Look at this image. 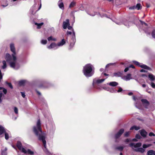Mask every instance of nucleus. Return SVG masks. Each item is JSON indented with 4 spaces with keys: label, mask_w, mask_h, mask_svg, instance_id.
Here are the masks:
<instances>
[{
    "label": "nucleus",
    "mask_w": 155,
    "mask_h": 155,
    "mask_svg": "<svg viewBox=\"0 0 155 155\" xmlns=\"http://www.w3.org/2000/svg\"><path fill=\"white\" fill-rule=\"evenodd\" d=\"M10 47L11 51L13 54L11 55L7 53L5 57V59L9 64L11 67L14 69L17 70L19 68L20 65L17 61L14 44L11 43Z\"/></svg>",
    "instance_id": "nucleus-1"
},
{
    "label": "nucleus",
    "mask_w": 155,
    "mask_h": 155,
    "mask_svg": "<svg viewBox=\"0 0 155 155\" xmlns=\"http://www.w3.org/2000/svg\"><path fill=\"white\" fill-rule=\"evenodd\" d=\"M33 131L35 135L38 137V140H41L43 142L45 148V149L44 150V151L46 153L49 155L50 153L46 148V141L45 140V135L42 132L40 120H38L36 126L33 127Z\"/></svg>",
    "instance_id": "nucleus-2"
},
{
    "label": "nucleus",
    "mask_w": 155,
    "mask_h": 155,
    "mask_svg": "<svg viewBox=\"0 0 155 155\" xmlns=\"http://www.w3.org/2000/svg\"><path fill=\"white\" fill-rule=\"evenodd\" d=\"M83 71L84 74L86 77H90L93 74L92 66L90 64L86 65L84 67Z\"/></svg>",
    "instance_id": "nucleus-3"
},
{
    "label": "nucleus",
    "mask_w": 155,
    "mask_h": 155,
    "mask_svg": "<svg viewBox=\"0 0 155 155\" xmlns=\"http://www.w3.org/2000/svg\"><path fill=\"white\" fill-rule=\"evenodd\" d=\"M141 145L142 144L140 143H131L129 144V146L134 149V151L143 153L145 152V150L141 147L139 148L141 146Z\"/></svg>",
    "instance_id": "nucleus-4"
},
{
    "label": "nucleus",
    "mask_w": 155,
    "mask_h": 155,
    "mask_svg": "<svg viewBox=\"0 0 155 155\" xmlns=\"http://www.w3.org/2000/svg\"><path fill=\"white\" fill-rule=\"evenodd\" d=\"M16 145L20 150L25 154L33 155L34 153V152L31 151L30 150L28 149L26 150L23 147H22L21 143L20 141H18L17 142Z\"/></svg>",
    "instance_id": "nucleus-5"
},
{
    "label": "nucleus",
    "mask_w": 155,
    "mask_h": 155,
    "mask_svg": "<svg viewBox=\"0 0 155 155\" xmlns=\"http://www.w3.org/2000/svg\"><path fill=\"white\" fill-rule=\"evenodd\" d=\"M34 4L31 7L30 10L29 15L30 17H32V15H34L36 12L39 10L41 8V3L38 8L37 9L36 8L37 4L35 0H34Z\"/></svg>",
    "instance_id": "nucleus-6"
},
{
    "label": "nucleus",
    "mask_w": 155,
    "mask_h": 155,
    "mask_svg": "<svg viewBox=\"0 0 155 155\" xmlns=\"http://www.w3.org/2000/svg\"><path fill=\"white\" fill-rule=\"evenodd\" d=\"M67 27L69 30H72V37L71 41L69 48V49H71L74 46L76 42L75 32L72 27L68 26Z\"/></svg>",
    "instance_id": "nucleus-7"
},
{
    "label": "nucleus",
    "mask_w": 155,
    "mask_h": 155,
    "mask_svg": "<svg viewBox=\"0 0 155 155\" xmlns=\"http://www.w3.org/2000/svg\"><path fill=\"white\" fill-rule=\"evenodd\" d=\"M133 62L135 65L138 66H139L140 67L143 68L145 69H147L149 70H150L151 68H150L149 67L145 65L144 64H142L141 65V64L139 62L135 61H133Z\"/></svg>",
    "instance_id": "nucleus-8"
},
{
    "label": "nucleus",
    "mask_w": 155,
    "mask_h": 155,
    "mask_svg": "<svg viewBox=\"0 0 155 155\" xmlns=\"http://www.w3.org/2000/svg\"><path fill=\"white\" fill-rule=\"evenodd\" d=\"M116 24L118 25H121L124 24L125 26H126L127 27H129L130 26V24L131 22H128L127 20H125L124 21L122 22L119 21L118 20H116L114 21Z\"/></svg>",
    "instance_id": "nucleus-9"
},
{
    "label": "nucleus",
    "mask_w": 155,
    "mask_h": 155,
    "mask_svg": "<svg viewBox=\"0 0 155 155\" xmlns=\"http://www.w3.org/2000/svg\"><path fill=\"white\" fill-rule=\"evenodd\" d=\"M124 130L123 129H121L115 135V138L116 139L115 141L118 142V141L117 140V139L119 138L124 133Z\"/></svg>",
    "instance_id": "nucleus-10"
},
{
    "label": "nucleus",
    "mask_w": 155,
    "mask_h": 155,
    "mask_svg": "<svg viewBox=\"0 0 155 155\" xmlns=\"http://www.w3.org/2000/svg\"><path fill=\"white\" fill-rule=\"evenodd\" d=\"M47 48L49 49H56L58 48V47L57 44L54 42H53L48 46Z\"/></svg>",
    "instance_id": "nucleus-11"
},
{
    "label": "nucleus",
    "mask_w": 155,
    "mask_h": 155,
    "mask_svg": "<svg viewBox=\"0 0 155 155\" xmlns=\"http://www.w3.org/2000/svg\"><path fill=\"white\" fill-rule=\"evenodd\" d=\"M122 79L126 81H129L130 79H133L131 77V75L130 74H128L127 75L124 76L122 77Z\"/></svg>",
    "instance_id": "nucleus-12"
},
{
    "label": "nucleus",
    "mask_w": 155,
    "mask_h": 155,
    "mask_svg": "<svg viewBox=\"0 0 155 155\" xmlns=\"http://www.w3.org/2000/svg\"><path fill=\"white\" fill-rule=\"evenodd\" d=\"M70 25L69 20V19H67L66 21H64L63 23V27L64 29H66L68 26Z\"/></svg>",
    "instance_id": "nucleus-13"
},
{
    "label": "nucleus",
    "mask_w": 155,
    "mask_h": 155,
    "mask_svg": "<svg viewBox=\"0 0 155 155\" xmlns=\"http://www.w3.org/2000/svg\"><path fill=\"white\" fill-rule=\"evenodd\" d=\"M105 79H94L93 81V85L94 87V85L96 83H100L103 82Z\"/></svg>",
    "instance_id": "nucleus-14"
},
{
    "label": "nucleus",
    "mask_w": 155,
    "mask_h": 155,
    "mask_svg": "<svg viewBox=\"0 0 155 155\" xmlns=\"http://www.w3.org/2000/svg\"><path fill=\"white\" fill-rule=\"evenodd\" d=\"M141 101L145 107L147 108L149 104V102L146 99H142Z\"/></svg>",
    "instance_id": "nucleus-15"
},
{
    "label": "nucleus",
    "mask_w": 155,
    "mask_h": 155,
    "mask_svg": "<svg viewBox=\"0 0 155 155\" xmlns=\"http://www.w3.org/2000/svg\"><path fill=\"white\" fill-rule=\"evenodd\" d=\"M65 43V41L64 39H62L61 41L58 42L57 44L58 47V48L60 47H61Z\"/></svg>",
    "instance_id": "nucleus-16"
},
{
    "label": "nucleus",
    "mask_w": 155,
    "mask_h": 155,
    "mask_svg": "<svg viewBox=\"0 0 155 155\" xmlns=\"http://www.w3.org/2000/svg\"><path fill=\"white\" fill-rule=\"evenodd\" d=\"M107 84L111 86L114 87L117 86L118 84L117 82L115 81H112Z\"/></svg>",
    "instance_id": "nucleus-17"
},
{
    "label": "nucleus",
    "mask_w": 155,
    "mask_h": 155,
    "mask_svg": "<svg viewBox=\"0 0 155 155\" xmlns=\"http://www.w3.org/2000/svg\"><path fill=\"white\" fill-rule=\"evenodd\" d=\"M87 13L89 15L91 16H94L96 14V12H92L91 10H89L86 11Z\"/></svg>",
    "instance_id": "nucleus-18"
},
{
    "label": "nucleus",
    "mask_w": 155,
    "mask_h": 155,
    "mask_svg": "<svg viewBox=\"0 0 155 155\" xmlns=\"http://www.w3.org/2000/svg\"><path fill=\"white\" fill-rule=\"evenodd\" d=\"M2 63L3 65L1 67V68L2 69L5 70L6 68L7 67V65L6 62L4 60L2 61Z\"/></svg>",
    "instance_id": "nucleus-19"
},
{
    "label": "nucleus",
    "mask_w": 155,
    "mask_h": 155,
    "mask_svg": "<svg viewBox=\"0 0 155 155\" xmlns=\"http://www.w3.org/2000/svg\"><path fill=\"white\" fill-rule=\"evenodd\" d=\"M60 0L58 3V5L59 7V8L62 10H63L64 9V5L63 2H60Z\"/></svg>",
    "instance_id": "nucleus-20"
},
{
    "label": "nucleus",
    "mask_w": 155,
    "mask_h": 155,
    "mask_svg": "<svg viewBox=\"0 0 155 155\" xmlns=\"http://www.w3.org/2000/svg\"><path fill=\"white\" fill-rule=\"evenodd\" d=\"M140 134L141 135L144 137H146L147 134V133L144 130L140 131Z\"/></svg>",
    "instance_id": "nucleus-21"
},
{
    "label": "nucleus",
    "mask_w": 155,
    "mask_h": 155,
    "mask_svg": "<svg viewBox=\"0 0 155 155\" xmlns=\"http://www.w3.org/2000/svg\"><path fill=\"white\" fill-rule=\"evenodd\" d=\"M147 155H155V151L150 150L147 152Z\"/></svg>",
    "instance_id": "nucleus-22"
},
{
    "label": "nucleus",
    "mask_w": 155,
    "mask_h": 155,
    "mask_svg": "<svg viewBox=\"0 0 155 155\" xmlns=\"http://www.w3.org/2000/svg\"><path fill=\"white\" fill-rule=\"evenodd\" d=\"M124 147V146H120L116 147L115 148V149L116 150H117L120 151H121L123 150Z\"/></svg>",
    "instance_id": "nucleus-23"
},
{
    "label": "nucleus",
    "mask_w": 155,
    "mask_h": 155,
    "mask_svg": "<svg viewBox=\"0 0 155 155\" xmlns=\"http://www.w3.org/2000/svg\"><path fill=\"white\" fill-rule=\"evenodd\" d=\"M48 41H56L57 39L56 38H53L52 36H50L48 37L47 38Z\"/></svg>",
    "instance_id": "nucleus-24"
},
{
    "label": "nucleus",
    "mask_w": 155,
    "mask_h": 155,
    "mask_svg": "<svg viewBox=\"0 0 155 155\" xmlns=\"http://www.w3.org/2000/svg\"><path fill=\"white\" fill-rule=\"evenodd\" d=\"M140 129V127H139L137 126H134L132 127L130 129V130H137Z\"/></svg>",
    "instance_id": "nucleus-25"
},
{
    "label": "nucleus",
    "mask_w": 155,
    "mask_h": 155,
    "mask_svg": "<svg viewBox=\"0 0 155 155\" xmlns=\"http://www.w3.org/2000/svg\"><path fill=\"white\" fill-rule=\"evenodd\" d=\"M4 97V95L2 94V92L0 91V103H1L2 101L3 98Z\"/></svg>",
    "instance_id": "nucleus-26"
},
{
    "label": "nucleus",
    "mask_w": 155,
    "mask_h": 155,
    "mask_svg": "<svg viewBox=\"0 0 155 155\" xmlns=\"http://www.w3.org/2000/svg\"><path fill=\"white\" fill-rule=\"evenodd\" d=\"M5 132V130L4 127L0 125V135L2 134Z\"/></svg>",
    "instance_id": "nucleus-27"
},
{
    "label": "nucleus",
    "mask_w": 155,
    "mask_h": 155,
    "mask_svg": "<svg viewBox=\"0 0 155 155\" xmlns=\"http://www.w3.org/2000/svg\"><path fill=\"white\" fill-rule=\"evenodd\" d=\"M34 23L37 26V28L38 29L41 28V26H42L44 24L43 23V22H41L40 23H38L36 22H34Z\"/></svg>",
    "instance_id": "nucleus-28"
},
{
    "label": "nucleus",
    "mask_w": 155,
    "mask_h": 155,
    "mask_svg": "<svg viewBox=\"0 0 155 155\" xmlns=\"http://www.w3.org/2000/svg\"><path fill=\"white\" fill-rule=\"evenodd\" d=\"M27 81L25 80H22L20 81L19 82V84L21 86L23 85Z\"/></svg>",
    "instance_id": "nucleus-29"
},
{
    "label": "nucleus",
    "mask_w": 155,
    "mask_h": 155,
    "mask_svg": "<svg viewBox=\"0 0 155 155\" xmlns=\"http://www.w3.org/2000/svg\"><path fill=\"white\" fill-rule=\"evenodd\" d=\"M148 77L150 79V80L152 81L154 80L155 77L152 74H149L148 75Z\"/></svg>",
    "instance_id": "nucleus-30"
},
{
    "label": "nucleus",
    "mask_w": 155,
    "mask_h": 155,
    "mask_svg": "<svg viewBox=\"0 0 155 155\" xmlns=\"http://www.w3.org/2000/svg\"><path fill=\"white\" fill-rule=\"evenodd\" d=\"M76 4V2H75L74 1L72 2L69 6V8H71L73 7L74 6H75Z\"/></svg>",
    "instance_id": "nucleus-31"
},
{
    "label": "nucleus",
    "mask_w": 155,
    "mask_h": 155,
    "mask_svg": "<svg viewBox=\"0 0 155 155\" xmlns=\"http://www.w3.org/2000/svg\"><path fill=\"white\" fill-rule=\"evenodd\" d=\"M136 6V8L137 10H139L141 8L142 6L141 4L140 3H138Z\"/></svg>",
    "instance_id": "nucleus-32"
},
{
    "label": "nucleus",
    "mask_w": 155,
    "mask_h": 155,
    "mask_svg": "<svg viewBox=\"0 0 155 155\" xmlns=\"http://www.w3.org/2000/svg\"><path fill=\"white\" fill-rule=\"evenodd\" d=\"M10 137V134H8L7 132L5 133V139L7 140Z\"/></svg>",
    "instance_id": "nucleus-33"
},
{
    "label": "nucleus",
    "mask_w": 155,
    "mask_h": 155,
    "mask_svg": "<svg viewBox=\"0 0 155 155\" xmlns=\"http://www.w3.org/2000/svg\"><path fill=\"white\" fill-rule=\"evenodd\" d=\"M151 146V144H143V149H145V148H146L148 147H149L150 146Z\"/></svg>",
    "instance_id": "nucleus-34"
},
{
    "label": "nucleus",
    "mask_w": 155,
    "mask_h": 155,
    "mask_svg": "<svg viewBox=\"0 0 155 155\" xmlns=\"http://www.w3.org/2000/svg\"><path fill=\"white\" fill-rule=\"evenodd\" d=\"M2 90V91L4 94H6L7 92V91L6 89H5L3 87H0V90Z\"/></svg>",
    "instance_id": "nucleus-35"
},
{
    "label": "nucleus",
    "mask_w": 155,
    "mask_h": 155,
    "mask_svg": "<svg viewBox=\"0 0 155 155\" xmlns=\"http://www.w3.org/2000/svg\"><path fill=\"white\" fill-rule=\"evenodd\" d=\"M41 42L42 44L45 45L47 44V41L46 40L42 39Z\"/></svg>",
    "instance_id": "nucleus-36"
},
{
    "label": "nucleus",
    "mask_w": 155,
    "mask_h": 155,
    "mask_svg": "<svg viewBox=\"0 0 155 155\" xmlns=\"http://www.w3.org/2000/svg\"><path fill=\"white\" fill-rule=\"evenodd\" d=\"M5 150L2 151V155H7V153L6 151L7 150V149L6 148H5Z\"/></svg>",
    "instance_id": "nucleus-37"
},
{
    "label": "nucleus",
    "mask_w": 155,
    "mask_h": 155,
    "mask_svg": "<svg viewBox=\"0 0 155 155\" xmlns=\"http://www.w3.org/2000/svg\"><path fill=\"white\" fill-rule=\"evenodd\" d=\"M55 130V128H53L52 129H51L50 130V133L52 134H53L54 133V131Z\"/></svg>",
    "instance_id": "nucleus-38"
},
{
    "label": "nucleus",
    "mask_w": 155,
    "mask_h": 155,
    "mask_svg": "<svg viewBox=\"0 0 155 155\" xmlns=\"http://www.w3.org/2000/svg\"><path fill=\"white\" fill-rule=\"evenodd\" d=\"M14 111L16 114H18V110L16 107H14Z\"/></svg>",
    "instance_id": "nucleus-39"
},
{
    "label": "nucleus",
    "mask_w": 155,
    "mask_h": 155,
    "mask_svg": "<svg viewBox=\"0 0 155 155\" xmlns=\"http://www.w3.org/2000/svg\"><path fill=\"white\" fill-rule=\"evenodd\" d=\"M115 64V63H110L106 65V68H108L110 65H114Z\"/></svg>",
    "instance_id": "nucleus-40"
},
{
    "label": "nucleus",
    "mask_w": 155,
    "mask_h": 155,
    "mask_svg": "<svg viewBox=\"0 0 155 155\" xmlns=\"http://www.w3.org/2000/svg\"><path fill=\"white\" fill-rule=\"evenodd\" d=\"M152 37L155 38V29L153 30L152 33Z\"/></svg>",
    "instance_id": "nucleus-41"
},
{
    "label": "nucleus",
    "mask_w": 155,
    "mask_h": 155,
    "mask_svg": "<svg viewBox=\"0 0 155 155\" xmlns=\"http://www.w3.org/2000/svg\"><path fill=\"white\" fill-rule=\"evenodd\" d=\"M6 83L7 84L8 86L10 87L12 89L13 88V87L12 85V84H11V83H8V82H6Z\"/></svg>",
    "instance_id": "nucleus-42"
},
{
    "label": "nucleus",
    "mask_w": 155,
    "mask_h": 155,
    "mask_svg": "<svg viewBox=\"0 0 155 155\" xmlns=\"http://www.w3.org/2000/svg\"><path fill=\"white\" fill-rule=\"evenodd\" d=\"M135 7H136V6L135 5L130 7L129 8V9H130V10L135 9H136Z\"/></svg>",
    "instance_id": "nucleus-43"
},
{
    "label": "nucleus",
    "mask_w": 155,
    "mask_h": 155,
    "mask_svg": "<svg viewBox=\"0 0 155 155\" xmlns=\"http://www.w3.org/2000/svg\"><path fill=\"white\" fill-rule=\"evenodd\" d=\"M130 134V132H126L124 134V135L125 137H128Z\"/></svg>",
    "instance_id": "nucleus-44"
},
{
    "label": "nucleus",
    "mask_w": 155,
    "mask_h": 155,
    "mask_svg": "<svg viewBox=\"0 0 155 155\" xmlns=\"http://www.w3.org/2000/svg\"><path fill=\"white\" fill-rule=\"evenodd\" d=\"M110 91L112 93H116V91L114 89H110Z\"/></svg>",
    "instance_id": "nucleus-45"
},
{
    "label": "nucleus",
    "mask_w": 155,
    "mask_h": 155,
    "mask_svg": "<svg viewBox=\"0 0 155 155\" xmlns=\"http://www.w3.org/2000/svg\"><path fill=\"white\" fill-rule=\"evenodd\" d=\"M136 138L138 139H140V135L139 134H137L136 135Z\"/></svg>",
    "instance_id": "nucleus-46"
},
{
    "label": "nucleus",
    "mask_w": 155,
    "mask_h": 155,
    "mask_svg": "<svg viewBox=\"0 0 155 155\" xmlns=\"http://www.w3.org/2000/svg\"><path fill=\"white\" fill-rule=\"evenodd\" d=\"M151 86L153 88H155V84L153 82L151 83Z\"/></svg>",
    "instance_id": "nucleus-47"
},
{
    "label": "nucleus",
    "mask_w": 155,
    "mask_h": 155,
    "mask_svg": "<svg viewBox=\"0 0 155 155\" xmlns=\"http://www.w3.org/2000/svg\"><path fill=\"white\" fill-rule=\"evenodd\" d=\"M122 91H123V90H122V88L121 87H119L118 90L117 91V92H121Z\"/></svg>",
    "instance_id": "nucleus-48"
},
{
    "label": "nucleus",
    "mask_w": 155,
    "mask_h": 155,
    "mask_svg": "<svg viewBox=\"0 0 155 155\" xmlns=\"http://www.w3.org/2000/svg\"><path fill=\"white\" fill-rule=\"evenodd\" d=\"M21 96L23 98H25V93L24 92H21Z\"/></svg>",
    "instance_id": "nucleus-49"
},
{
    "label": "nucleus",
    "mask_w": 155,
    "mask_h": 155,
    "mask_svg": "<svg viewBox=\"0 0 155 155\" xmlns=\"http://www.w3.org/2000/svg\"><path fill=\"white\" fill-rule=\"evenodd\" d=\"M130 141V140L129 139H127L124 140V142L126 143H128Z\"/></svg>",
    "instance_id": "nucleus-50"
},
{
    "label": "nucleus",
    "mask_w": 155,
    "mask_h": 155,
    "mask_svg": "<svg viewBox=\"0 0 155 155\" xmlns=\"http://www.w3.org/2000/svg\"><path fill=\"white\" fill-rule=\"evenodd\" d=\"M149 135L150 136H155V134L153 133L150 132L149 133Z\"/></svg>",
    "instance_id": "nucleus-51"
},
{
    "label": "nucleus",
    "mask_w": 155,
    "mask_h": 155,
    "mask_svg": "<svg viewBox=\"0 0 155 155\" xmlns=\"http://www.w3.org/2000/svg\"><path fill=\"white\" fill-rule=\"evenodd\" d=\"M66 33L68 35H71L72 34V32H71V31H67V32Z\"/></svg>",
    "instance_id": "nucleus-52"
},
{
    "label": "nucleus",
    "mask_w": 155,
    "mask_h": 155,
    "mask_svg": "<svg viewBox=\"0 0 155 155\" xmlns=\"http://www.w3.org/2000/svg\"><path fill=\"white\" fill-rule=\"evenodd\" d=\"M140 22H141V24L143 25V24H144L146 26H147V24L145 23V22H143V21H140Z\"/></svg>",
    "instance_id": "nucleus-53"
},
{
    "label": "nucleus",
    "mask_w": 155,
    "mask_h": 155,
    "mask_svg": "<svg viewBox=\"0 0 155 155\" xmlns=\"http://www.w3.org/2000/svg\"><path fill=\"white\" fill-rule=\"evenodd\" d=\"M129 67H127L125 68V69L124 70V71L125 72H127L128 70H129Z\"/></svg>",
    "instance_id": "nucleus-54"
},
{
    "label": "nucleus",
    "mask_w": 155,
    "mask_h": 155,
    "mask_svg": "<svg viewBox=\"0 0 155 155\" xmlns=\"http://www.w3.org/2000/svg\"><path fill=\"white\" fill-rule=\"evenodd\" d=\"M141 72H146L147 71L143 69H142L140 70Z\"/></svg>",
    "instance_id": "nucleus-55"
},
{
    "label": "nucleus",
    "mask_w": 155,
    "mask_h": 155,
    "mask_svg": "<svg viewBox=\"0 0 155 155\" xmlns=\"http://www.w3.org/2000/svg\"><path fill=\"white\" fill-rule=\"evenodd\" d=\"M129 68H134V66L133 65L131 64L129 66Z\"/></svg>",
    "instance_id": "nucleus-56"
},
{
    "label": "nucleus",
    "mask_w": 155,
    "mask_h": 155,
    "mask_svg": "<svg viewBox=\"0 0 155 155\" xmlns=\"http://www.w3.org/2000/svg\"><path fill=\"white\" fill-rule=\"evenodd\" d=\"M101 17H105L106 18H109L107 16V15H101Z\"/></svg>",
    "instance_id": "nucleus-57"
},
{
    "label": "nucleus",
    "mask_w": 155,
    "mask_h": 155,
    "mask_svg": "<svg viewBox=\"0 0 155 155\" xmlns=\"http://www.w3.org/2000/svg\"><path fill=\"white\" fill-rule=\"evenodd\" d=\"M133 93L131 92H130L129 93H128V95H130H130H132V94H133Z\"/></svg>",
    "instance_id": "nucleus-58"
},
{
    "label": "nucleus",
    "mask_w": 155,
    "mask_h": 155,
    "mask_svg": "<svg viewBox=\"0 0 155 155\" xmlns=\"http://www.w3.org/2000/svg\"><path fill=\"white\" fill-rule=\"evenodd\" d=\"M133 99L134 100V101H136V98L135 97V96H133Z\"/></svg>",
    "instance_id": "nucleus-59"
},
{
    "label": "nucleus",
    "mask_w": 155,
    "mask_h": 155,
    "mask_svg": "<svg viewBox=\"0 0 155 155\" xmlns=\"http://www.w3.org/2000/svg\"><path fill=\"white\" fill-rule=\"evenodd\" d=\"M8 5V4H6V5H2V6L3 7H6V6H7Z\"/></svg>",
    "instance_id": "nucleus-60"
},
{
    "label": "nucleus",
    "mask_w": 155,
    "mask_h": 155,
    "mask_svg": "<svg viewBox=\"0 0 155 155\" xmlns=\"http://www.w3.org/2000/svg\"><path fill=\"white\" fill-rule=\"evenodd\" d=\"M132 141H137V140L135 138H134L132 139Z\"/></svg>",
    "instance_id": "nucleus-61"
},
{
    "label": "nucleus",
    "mask_w": 155,
    "mask_h": 155,
    "mask_svg": "<svg viewBox=\"0 0 155 155\" xmlns=\"http://www.w3.org/2000/svg\"><path fill=\"white\" fill-rule=\"evenodd\" d=\"M37 93L39 95H41V93L39 92L38 91H37Z\"/></svg>",
    "instance_id": "nucleus-62"
},
{
    "label": "nucleus",
    "mask_w": 155,
    "mask_h": 155,
    "mask_svg": "<svg viewBox=\"0 0 155 155\" xmlns=\"http://www.w3.org/2000/svg\"><path fill=\"white\" fill-rule=\"evenodd\" d=\"M143 87H145L146 86V85L145 84H143L142 85Z\"/></svg>",
    "instance_id": "nucleus-63"
},
{
    "label": "nucleus",
    "mask_w": 155,
    "mask_h": 155,
    "mask_svg": "<svg viewBox=\"0 0 155 155\" xmlns=\"http://www.w3.org/2000/svg\"><path fill=\"white\" fill-rule=\"evenodd\" d=\"M103 74L104 75H105V76H108V74H106V73H103Z\"/></svg>",
    "instance_id": "nucleus-64"
}]
</instances>
